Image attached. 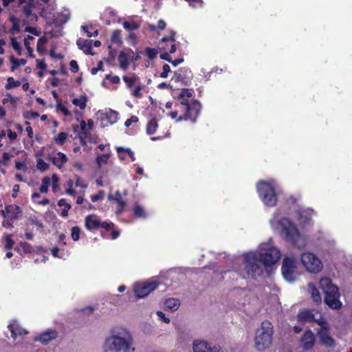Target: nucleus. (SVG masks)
Here are the masks:
<instances>
[{
    "instance_id": "62",
    "label": "nucleus",
    "mask_w": 352,
    "mask_h": 352,
    "mask_svg": "<svg viewBox=\"0 0 352 352\" xmlns=\"http://www.w3.org/2000/svg\"><path fill=\"white\" fill-rule=\"evenodd\" d=\"M156 314L162 322L166 324H168L170 322V319L168 317H166L162 311H157L156 312Z\"/></svg>"
},
{
    "instance_id": "26",
    "label": "nucleus",
    "mask_w": 352,
    "mask_h": 352,
    "mask_svg": "<svg viewBox=\"0 0 352 352\" xmlns=\"http://www.w3.org/2000/svg\"><path fill=\"white\" fill-rule=\"evenodd\" d=\"M16 250L21 254H30L34 251L32 246L27 242H20L16 248Z\"/></svg>"
},
{
    "instance_id": "57",
    "label": "nucleus",
    "mask_w": 352,
    "mask_h": 352,
    "mask_svg": "<svg viewBox=\"0 0 352 352\" xmlns=\"http://www.w3.org/2000/svg\"><path fill=\"white\" fill-rule=\"evenodd\" d=\"M104 197V192L103 190H99L97 194L91 195V200L93 202H96L98 200L102 199Z\"/></svg>"
},
{
    "instance_id": "16",
    "label": "nucleus",
    "mask_w": 352,
    "mask_h": 352,
    "mask_svg": "<svg viewBox=\"0 0 352 352\" xmlns=\"http://www.w3.org/2000/svg\"><path fill=\"white\" fill-rule=\"evenodd\" d=\"M321 344L327 347H333L335 346V340L330 334V328L319 329L316 333Z\"/></svg>"
},
{
    "instance_id": "7",
    "label": "nucleus",
    "mask_w": 352,
    "mask_h": 352,
    "mask_svg": "<svg viewBox=\"0 0 352 352\" xmlns=\"http://www.w3.org/2000/svg\"><path fill=\"white\" fill-rule=\"evenodd\" d=\"M256 190L258 197L263 204L268 207H273L277 203V195L273 185L266 181L257 183Z\"/></svg>"
},
{
    "instance_id": "44",
    "label": "nucleus",
    "mask_w": 352,
    "mask_h": 352,
    "mask_svg": "<svg viewBox=\"0 0 352 352\" xmlns=\"http://www.w3.org/2000/svg\"><path fill=\"white\" fill-rule=\"evenodd\" d=\"M122 25L123 28L128 31L138 30L140 28V25L135 21H124Z\"/></svg>"
},
{
    "instance_id": "38",
    "label": "nucleus",
    "mask_w": 352,
    "mask_h": 352,
    "mask_svg": "<svg viewBox=\"0 0 352 352\" xmlns=\"http://www.w3.org/2000/svg\"><path fill=\"white\" fill-rule=\"evenodd\" d=\"M123 80L126 83V86L131 88L134 83L138 80V77L135 74H132L131 76H124L122 77Z\"/></svg>"
},
{
    "instance_id": "2",
    "label": "nucleus",
    "mask_w": 352,
    "mask_h": 352,
    "mask_svg": "<svg viewBox=\"0 0 352 352\" xmlns=\"http://www.w3.org/2000/svg\"><path fill=\"white\" fill-rule=\"evenodd\" d=\"M280 235L282 238L292 246L300 250L305 247L306 240L300 234L296 226L287 218L281 219L279 221Z\"/></svg>"
},
{
    "instance_id": "4",
    "label": "nucleus",
    "mask_w": 352,
    "mask_h": 352,
    "mask_svg": "<svg viewBox=\"0 0 352 352\" xmlns=\"http://www.w3.org/2000/svg\"><path fill=\"white\" fill-rule=\"evenodd\" d=\"M274 327L272 322L267 320L262 322L261 327L256 331L254 338L255 347L262 351L269 348L272 344Z\"/></svg>"
},
{
    "instance_id": "28",
    "label": "nucleus",
    "mask_w": 352,
    "mask_h": 352,
    "mask_svg": "<svg viewBox=\"0 0 352 352\" xmlns=\"http://www.w3.org/2000/svg\"><path fill=\"white\" fill-rule=\"evenodd\" d=\"M158 127L157 120L155 118L151 119L147 123L146 131L147 135L154 134Z\"/></svg>"
},
{
    "instance_id": "64",
    "label": "nucleus",
    "mask_w": 352,
    "mask_h": 352,
    "mask_svg": "<svg viewBox=\"0 0 352 352\" xmlns=\"http://www.w3.org/2000/svg\"><path fill=\"white\" fill-rule=\"evenodd\" d=\"M69 66H70V70L73 73H76L79 69L78 63L75 60H72L70 61Z\"/></svg>"
},
{
    "instance_id": "10",
    "label": "nucleus",
    "mask_w": 352,
    "mask_h": 352,
    "mask_svg": "<svg viewBox=\"0 0 352 352\" xmlns=\"http://www.w3.org/2000/svg\"><path fill=\"white\" fill-rule=\"evenodd\" d=\"M300 261L307 271L311 273H318L322 269L321 261L317 256L311 252H303L301 254Z\"/></svg>"
},
{
    "instance_id": "20",
    "label": "nucleus",
    "mask_w": 352,
    "mask_h": 352,
    "mask_svg": "<svg viewBox=\"0 0 352 352\" xmlns=\"http://www.w3.org/2000/svg\"><path fill=\"white\" fill-rule=\"evenodd\" d=\"M297 319L298 322H312L315 320V317L311 310L305 309L299 311Z\"/></svg>"
},
{
    "instance_id": "11",
    "label": "nucleus",
    "mask_w": 352,
    "mask_h": 352,
    "mask_svg": "<svg viewBox=\"0 0 352 352\" xmlns=\"http://www.w3.org/2000/svg\"><path fill=\"white\" fill-rule=\"evenodd\" d=\"M258 256L267 270V267L273 266L278 261L280 257V252L278 248L271 247L263 252L258 254Z\"/></svg>"
},
{
    "instance_id": "53",
    "label": "nucleus",
    "mask_w": 352,
    "mask_h": 352,
    "mask_svg": "<svg viewBox=\"0 0 352 352\" xmlns=\"http://www.w3.org/2000/svg\"><path fill=\"white\" fill-rule=\"evenodd\" d=\"M169 32H170V34L168 36H164L163 38H162V39H161L162 43H166L168 41H172V42L175 41L176 32L173 30H170L169 31Z\"/></svg>"
},
{
    "instance_id": "32",
    "label": "nucleus",
    "mask_w": 352,
    "mask_h": 352,
    "mask_svg": "<svg viewBox=\"0 0 352 352\" xmlns=\"http://www.w3.org/2000/svg\"><path fill=\"white\" fill-rule=\"evenodd\" d=\"M10 61L12 63L11 65V71L14 72L18 67L20 65H24L26 64L27 60L24 58L17 59L15 58L13 56L10 57Z\"/></svg>"
},
{
    "instance_id": "41",
    "label": "nucleus",
    "mask_w": 352,
    "mask_h": 352,
    "mask_svg": "<svg viewBox=\"0 0 352 352\" xmlns=\"http://www.w3.org/2000/svg\"><path fill=\"white\" fill-rule=\"evenodd\" d=\"M21 82L15 80L13 77H8L7 80V84L5 85L6 89H10L14 87L20 86Z\"/></svg>"
},
{
    "instance_id": "37",
    "label": "nucleus",
    "mask_w": 352,
    "mask_h": 352,
    "mask_svg": "<svg viewBox=\"0 0 352 352\" xmlns=\"http://www.w3.org/2000/svg\"><path fill=\"white\" fill-rule=\"evenodd\" d=\"M50 180V178L47 176L42 179L41 186L39 188V190L41 193H47L48 192Z\"/></svg>"
},
{
    "instance_id": "24",
    "label": "nucleus",
    "mask_w": 352,
    "mask_h": 352,
    "mask_svg": "<svg viewBox=\"0 0 352 352\" xmlns=\"http://www.w3.org/2000/svg\"><path fill=\"white\" fill-rule=\"evenodd\" d=\"M70 18V14L67 10L58 13L54 19V23L56 26H59L66 23Z\"/></svg>"
},
{
    "instance_id": "31",
    "label": "nucleus",
    "mask_w": 352,
    "mask_h": 352,
    "mask_svg": "<svg viewBox=\"0 0 352 352\" xmlns=\"http://www.w3.org/2000/svg\"><path fill=\"white\" fill-rule=\"evenodd\" d=\"M58 206L60 207L64 206L60 214L62 217H67L68 216V212L71 209V205L67 203L65 199H60L58 201Z\"/></svg>"
},
{
    "instance_id": "19",
    "label": "nucleus",
    "mask_w": 352,
    "mask_h": 352,
    "mask_svg": "<svg viewBox=\"0 0 352 352\" xmlns=\"http://www.w3.org/2000/svg\"><path fill=\"white\" fill-rule=\"evenodd\" d=\"M118 120V113L114 110L109 109L102 117L103 126L115 124Z\"/></svg>"
},
{
    "instance_id": "60",
    "label": "nucleus",
    "mask_w": 352,
    "mask_h": 352,
    "mask_svg": "<svg viewBox=\"0 0 352 352\" xmlns=\"http://www.w3.org/2000/svg\"><path fill=\"white\" fill-rule=\"evenodd\" d=\"M163 71L160 74V76L162 78H165L168 76V74L170 72V67L168 64L163 65Z\"/></svg>"
},
{
    "instance_id": "58",
    "label": "nucleus",
    "mask_w": 352,
    "mask_h": 352,
    "mask_svg": "<svg viewBox=\"0 0 352 352\" xmlns=\"http://www.w3.org/2000/svg\"><path fill=\"white\" fill-rule=\"evenodd\" d=\"M38 116H39V113L38 112L34 111H27L24 114V117L26 119H34V118H38Z\"/></svg>"
},
{
    "instance_id": "36",
    "label": "nucleus",
    "mask_w": 352,
    "mask_h": 352,
    "mask_svg": "<svg viewBox=\"0 0 352 352\" xmlns=\"http://www.w3.org/2000/svg\"><path fill=\"white\" fill-rule=\"evenodd\" d=\"M110 157L109 153L102 154L96 157V162L99 168L102 166L103 164H107L108 163L109 159Z\"/></svg>"
},
{
    "instance_id": "6",
    "label": "nucleus",
    "mask_w": 352,
    "mask_h": 352,
    "mask_svg": "<svg viewBox=\"0 0 352 352\" xmlns=\"http://www.w3.org/2000/svg\"><path fill=\"white\" fill-rule=\"evenodd\" d=\"M245 270L249 277L256 278L263 274V267L261 260L255 252H249L243 254Z\"/></svg>"
},
{
    "instance_id": "61",
    "label": "nucleus",
    "mask_w": 352,
    "mask_h": 352,
    "mask_svg": "<svg viewBox=\"0 0 352 352\" xmlns=\"http://www.w3.org/2000/svg\"><path fill=\"white\" fill-rule=\"evenodd\" d=\"M105 79L109 80L110 82L113 84H118L120 81L119 76H111L110 74H107L105 76Z\"/></svg>"
},
{
    "instance_id": "25",
    "label": "nucleus",
    "mask_w": 352,
    "mask_h": 352,
    "mask_svg": "<svg viewBox=\"0 0 352 352\" xmlns=\"http://www.w3.org/2000/svg\"><path fill=\"white\" fill-rule=\"evenodd\" d=\"M164 305L167 310L175 311L179 308L180 302L178 299L170 298L166 300Z\"/></svg>"
},
{
    "instance_id": "33",
    "label": "nucleus",
    "mask_w": 352,
    "mask_h": 352,
    "mask_svg": "<svg viewBox=\"0 0 352 352\" xmlns=\"http://www.w3.org/2000/svg\"><path fill=\"white\" fill-rule=\"evenodd\" d=\"M87 96H81L79 98H74L72 100V103L80 107V109H85L87 105Z\"/></svg>"
},
{
    "instance_id": "29",
    "label": "nucleus",
    "mask_w": 352,
    "mask_h": 352,
    "mask_svg": "<svg viewBox=\"0 0 352 352\" xmlns=\"http://www.w3.org/2000/svg\"><path fill=\"white\" fill-rule=\"evenodd\" d=\"M113 199L116 201V202L118 204V208L116 210V213L118 214H120L123 212L124 208L126 206V203L124 201L122 200L121 194L120 193L119 191H117L116 192L115 197Z\"/></svg>"
},
{
    "instance_id": "1",
    "label": "nucleus",
    "mask_w": 352,
    "mask_h": 352,
    "mask_svg": "<svg viewBox=\"0 0 352 352\" xmlns=\"http://www.w3.org/2000/svg\"><path fill=\"white\" fill-rule=\"evenodd\" d=\"M133 344L132 336L125 331L107 338L104 344V352H133Z\"/></svg>"
},
{
    "instance_id": "39",
    "label": "nucleus",
    "mask_w": 352,
    "mask_h": 352,
    "mask_svg": "<svg viewBox=\"0 0 352 352\" xmlns=\"http://www.w3.org/2000/svg\"><path fill=\"white\" fill-rule=\"evenodd\" d=\"M36 168L41 172H45L50 168V164L45 162L42 158L36 160Z\"/></svg>"
},
{
    "instance_id": "42",
    "label": "nucleus",
    "mask_w": 352,
    "mask_h": 352,
    "mask_svg": "<svg viewBox=\"0 0 352 352\" xmlns=\"http://www.w3.org/2000/svg\"><path fill=\"white\" fill-rule=\"evenodd\" d=\"M192 97V91L188 89H183L179 95L178 99L179 102L182 100H189L188 98Z\"/></svg>"
},
{
    "instance_id": "51",
    "label": "nucleus",
    "mask_w": 352,
    "mask_h": 352,
    "mask_svg": "<svg viewBox=\"0 0 352 352\" xmlns=\"http://www.w3.org/2000/svg\"><path fill=\"white\" fill-rule=\"evenodd\" d=\"M145 52L146 56L151 60L154 59L157 54V50L155 48L146 47L145 49Z\"/></svg>"
},
{
    "instance_id": "3",
    "label": "nucleus",
    "mask_w": 352,
    "mask_h": 352,
    "mask_svg": "<svg viewBox=\"0 0 352 352\" xmlns=\"http://www.w3.org/2000/svg\"><path fill=\"white\" fill-rule=\"evenodd\" d=\"M319 285L324 293V301L327 305L333 309H339L342 307L340 300L338 287L332 283L329 278H322L320 280Z\"/></svg>"
},
{
    "instance_id": "63",
    "label": "nucleus",
    "mask_w": 352,
    "mask_h": 352,
    "mask_svg": "<svg viewBox=\"0 0 352 352\" xmlns=\"http://www.w3.org/2000/svg\"><path fill=\"white\" fill-rule=\"evenodd\" d=\"M138 122V118L135 116H132L130 118L127 119L124 122V126L126 127H129L131 125L132 123H135Z\"/></svg>"
},
{
    "instance_id": "14",
    "label": "nucleus",
    "mask_w": 352,
    "mask_h": 352,
    "mask_svg": "<svg viewBox=\"0 0 352 352\" xmlns=\"http://www.w3.org/2000/svg\"><path fill=\"white\" fill-rule=\"evenodd\" d=\"M192 78V73L188 67H181L174 72L173 79L187 85Z\"/></svg>"
},
{
    "instance_id": "9",
    "label": "nucleus",
    "mask_w": 352,
    "mask_h": 352,
    "mask_svg": "<svg viewBox=\"0 0 352 352\" xmlns=\"http://www.w3.org/2000/svg\"><path fill=\"white\" fill-rule=\"evenodd\" d=\"M85 227L90 232H95L100 228L108 232L114 228V224L111 221H102L96 214H89L85 219Z\"/></svg>"
},
{
    "instance_id": "52",
    "label": "nucleus",
    "mask_w": 352,
    "mask_h": 352,
    "mask_svg": "<svg viewBox=\"0 0 352 352\" xmlns=\"http://www.w3.org/2000/svg\"><path fill=\"white\" fill-rule=\"evenodd\" d=\"M14 244V241L12 238V235L7 234L6 236V244L4 248L6 250H11L13 248Z\"/></svg>"
},
{
    "instance_id": "23",
    "label": "nucleus",
    "mask_w": 352,
    "mask_h": 352,
    "mask_svg": "<svg viewBox=\"0 0 352 352\" xmlns=\"http://www.w3.org/2000/svg\"><path fill=\"white\" fill-rule=\"evenodd\" d=\"M12 338L15 340L18 336L26 335L27 331L21 328L18 324H10L8 327Z\"/></svg>"
},
{
    "instance_id": "15",
    "label": "nucleus",
    "mask_w": 352,
    "mask_h": 352,
    "mask_svg": "<svg viewBox=\"0 0 352 352\" xmlns=\"http://www.w3.org/2000/svg\"><path fill=\"white\" fill-rule=\"evenodd\" d=\"M0 213L4 219L17 220L19 219L21 209L15 204L6 205L4 209L1 210Z\"/></svg>"
},
{
    "instance_id": "50",
    "label": "nucleus",
    "mask_w": 352,
    "mask_h": 352,
    "mask_svg": "<svg viewBox=\"0 0 352 352\" xmlns=\"http://www.w3.org/2000/svg\"><path fill=\"white\" fill-rule=\"evenodd\" d=\"M58 181H59L58 176L56 174L54 173L52 176V190L54 192H56L59 188Z\"/></svg>"
},
{
    "instance_id": "49",
    "label": "nucleus",
    "mask_w": 352,
    "mask_h": 352,
    "mask_svg": "<svg viewBox=\"0 0 352 352\" xmlns=\"http://www.w3.org/2000/svg\"><path fill=\"white\" fill-rule=\"evenodd\" d=\"M314 322L317 323L319 326H320V329H324V328L329 329V327H330L329 324H328V322L322 316H320V318H318V319H316L315 318V320H314Z\"/></svg>"
},
{
    "instance_id": "8",
    "label": "nucleus",
    "mask_w": 352,
    "mask_h": 352,
    "mask_svg": "<svg viewBox=\"0 0 352 352\" xmlns=\"http://www.w3.org/2000/svg\"><path fill=\"white\" fill-rule=\"evenodd\" d=\"M298 261L293 255H286L283 259L281 272L283 278L293 282L298 275Z\"/></svg>"
},
{
    "instance_id": "34",
    "label": "nucleus",
    "mask_w": 352,
    "mask_h": 352,
    "mask_svg": "<svg viewBox=\"0 0 352 352\" xmlns=\"http://www.w3.org/2000/svg\"><path fill=\"white\" fill-rule=\"evenodd\" d=\"M111 42L113 43H116L118 45H121L122 44L120 30H115L113 32L112 35H111Z\"/></svg>"
},
{
    "instance_id": "47",
    "label": "nucleus",
    "mask_w": 352,
    "mask_h": 352,
    "mask_svg": "<svg viewBox=\"0 0 352 352\" xmlns=\"http://www.w3.org/2000/svg\"><path fill=\"white\" fill-rule=\"evenodd\" d=\"M47 39L45 36H42L40 38H38L36 45V49L38 52L41 53L45 51L43 45L47 43Z\"/></svg>"
},
{
    "instance_id": "22",
    "label": "nucleus",
    "mask_w": 352,
    "mask_h": 352,
    "mask_svg": "<svg viewBox=\"0 0 352 352\" xmlns=\"http://www.w3.org/2000/svg\"><path fill=\"white\" fill-rule=\"evenodd\" d=\"M76 44L78 48L86 54H92V41L91 40L78 38Z\"/></svg>"
},
{
    "instance_id": "55",
    "label": "nucleus",
    "mask_w": 352,
    "mask_h": 352,
    "mask_svg": "<svg viewBox=\"0 0 352 352\" xmlns=\"http://www.w3.org/2000/svg\"><path fill=\"white\" fill-rule=\"evenodd\" d=\"M56 109L58 111H60V112H62L63 113V115L65 116H69L71 115V113L67 109V108L63 104H62L60 102L57 104Z\"/></svg>"
},
{
    "instance_id": "12",
    "label": "nucleus",
    "mask_w": 352,
    "mask_h": 352,
    "mask_svg": "<svg viewBox=\"0 0 352 352\" xmlns=\"http://www.w3.org/2000/svg\"><path fill=\"white\" fill-rule=\"evenodd\" d=\"M158 286L159 283L154 280L137 283L134 285V293L138 298H144L155 290Z\"/></svg>"
},
{
    "instance_id": "40",
    "label": "nucleus",
    "mask_w": 352,
    "mask_h": 352,
    "mask_svg": "<svg viewBox=\"0 0 352 352\" xmlns=\"http://www.w3.org/2000/svg\"><path fill=\"white\" fill-rule=\"evenodd\" d=\"M67 133L66 132H60L57 136L54 137V140L56 144L58 145H63L67 140Z\"/></svg>"
},
{
    "instance_id": "13",
    "label": "nucleus",
    "mask_w": 352,
    "mask_h": 352,
    "mask_svg": "<svg viewBox=\"0 0 352 352\" xmlns=\"http://www.w3.org/2000/svg\"><path fill=\"white\" fill-rule=\"evenodd\" d=\"M300 346L304 351L311 350L316 343V337L314 333L308 329L304 332L299 341Z\"/></svg>"
},
{
    "instance_id": "27",
    "label": "nucleus",
    "mask_w": 352,
    "mask_h": 352,
    "mask_svg": "<svg viewBox=\"0 0 352 352\" xmlns=\"http://www.w3.org/2000/svg\"><path fill=\"white\" fill-rule=\"evenodd\" d=\"M118 60L120 68L122 69H126L128 68L129 63L128 60V54L125 52L122 51L120 52Z\"/></svg>"
},
{
    "instance_id": "35",
    "label": "nucleus",
    "mask_w": 352,
    "mask_h": 352,
    "mask_svg": "<svg viewBox=\"0 0 352 352\" xmlns=\"http://www.w3.org/2000/svg\"><path fill=\"white\" fill-rule=\"evenodd\" d=\"M133 214L134 216L138 218H145L146 217V214L144 208L138 204L134 206Z\"/></svg>"
},
{
    "instance_id": "21",
    "label": "nucleus",
    "mask_w": 352,
    "mask_h": 352,
    "mask_svg": "<svg viewBox=\"0 0 352 352\" xmlns=\"http://www.w3.org/2000/svg\"><path fill=\"white\" fill-rule=\"evenodd\" d=\"M57 332L55 330H50L41 333L35 338V341H39L43 344H47L50 341L54 340L57 337Z\"/></svg>"
},
{
    "instance_id": "54",
    "label": "nucleus",
    "mask_w": 352,
    "mask_h": 352,
    "mask_svg": "<svg viewBox=\"0 0 352 352\" xmlns=\"http://www.w3.org/2000/svg\"><path fill=\"white\" fill-rule=\"evenodd\" d=\"M144 86L142 84L138 85L135 89L133 90L132 95L135 97L140 98L142 97V94L141 92L142 89H143Z\"/></svg>"
},
{
    "instance_id": "18",
    "label": "nucleus",
    "mask_w": 352,
    "mask_h": 352,
    "mask_svg": "<svg viewBox=\"0 0 352 352\" xmlns=\"http://www.w3.org/2000/svg\"><path fill=\"white\" fill-rule=\"evenodd\" d=\"M47 158L58 169H61L68 161L67 155L60 151L56 153V156L54 155L52 153L49 154Z\"/></svg>"
},
{
    "instance_id": "59",
    "label": "nucleus",
    "mask_w": 352,
    "mask_h": 352,
    "mask_svg": "<svg viewBox=\"0 0 352 352\" xmlns=\"http://www.w3.org/2000/svg\"><path fill=\"white\" fill-rule=\"evenodd\" d=\"M76 182L75 185L77 187H80L82 188H85L87 187V185L85 183V182L81 179L80 176L76 175Z\"/></svg>"
},
{
    "instance_id": "5",
    "label": "nucleus",
    "mask_w": 352,
    "mask_h": 352,
    "mask_svg": "<svg viewBox=\"0 0 352 352\" xmlns=\"http://www.w3.org/2000/svg\"><path fill=\"white\" fill-rule=\"evenodd\" d=\"M177 106L179 111L184 113L182 116H179L177 122L189 120L192 123L196 122L201 109V104L198 100H184Z\"/></svg>"
},
{
    "instance_id": "30",
    "label": "nucleus",
    "mask_w": 352,
    "mask_h": 352,
    "mask_svg": "<svg viewBox=\"0 0 352 352\" xmlns=\"http://www.w3.org/2000/svg\"><path fill=\"white\" fill-rule=\"evenodd\" d=\"M308 287L311 290L313 300L316 303L321 302L322 299L320 294L318 290L316 288L314 284L312 283H309Z\"/></svg>"
},
{
    "instance_id": "46",
    "label": "nucleus",
    "mask_w": 352,
    "mask_h": 352,
    "mask_svg": "<svg viewBox=\"0 0 352 352\" xmlns=\"http://www.w3.org/2000/svg\"><path fill=\"white\" fill-rule=\"evenodd\" d=\"M11 45L18 55H21V47L15 37L11 38Z\"/></svg>"
},
{
    "instance_id": "17",
    "label": "nucleus",
    "mask_w": 352,
    "mask_h": 352,
    "mask_svg": "<svg viewBox=\"0 0 352 352\" xmlns=\"http://www.w3.org/2000/svg\"><path fill=\"white\" fill-rule=\"evenodd\" d=\"M193 352H222L219 346L211 347L204 341L195 340L193 343Z\"/></svg>"
},
{
    "instance_id": "48",
    "label": "nucleus",
    "mask_w": 352,
    "mask_h": 352,
    "mask_svg": "<svg viewBox=\"0 0 352 352\" xmlns=\"http://www.w3.org/2000/svg\"><path fill=\"white\" fill-rule=\"evenodd\" d=\"M29 222L31 225L36 226L38 228L42 229L43 228V223L39 221L36 216H31L28 219Z\"/></svg>"
},
{
    "instance_id": "43",
    "label": "nucleus",
    "mask_w": 352,
    "mask_h": 352,
    "mask_svg": "<svg viewBox=\"0 0 352 352\" xmlns=\"http://www.w3.org/2000/svg\"><path fill=\"white\" fill-rule=\"evenodd\" d=\"M81 232V229L80 227L76 226L72 228L71 229V237L73 241H77L80 239V234Z\"/></svg>"
},
{
    "instance_id": "56",
    "label": "nucleus",
    "mask_w": 352,
    "mask_h": 352,
    "mask_svg": "<svg viewBox=\"0 0 352 352\" xmlns=\"http://www.w3.org/2000/svg\"><path fill=\"white\" fill-rule=\"evenodd\" d=\"M14 221L11 219H5L2 222V226L7 229H11L14 227Z\"/></svg>"
},
{
    "instance_id": "45",
    "label": "nucleus",
    "mask_w": 352,
    "mask_h": 352,
    "mask_svg": "<svg viewBox=\"0 0 352 352\" xmlns=\"http://www.w3.org/2000/svg\"><path fill=\"white\" fill-rule=\"evenodd\" d=\"M118 153H126L131 158L132 162L135 160V155L133 151L130 148H124L123 147L119 146L116 148Z\"/></svg>"
}]
</instances>
